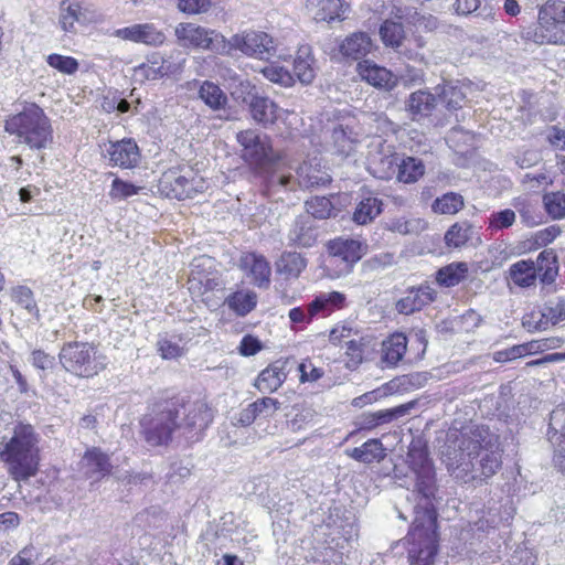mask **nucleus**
I'll return each mask as SVG.
<instances>
[{"label": "nucleus", "instance_id": "dca6fc26", "mask_svg": "<svg viewBox=\"0 0 565 565\" xmlns=\"http://www.w3.org/2000/svg\"><path fill=\"white\" fill-rule=\"evenodd\" d=\"M483 441L484 439L481 440L473 437L462 438V446H466V449H477L481 476L484 477L483 482H486L501 467V457L497 450H492L488 447L491 444L490 440L487 441L486 445L482 444Z\"/></svg>", "mask_w": 565, "mask_h": 565}, {"label": "nucleus", "instance_id": "c756f323", "mask_svg": "<svg viewBox=\"0 0 565 565\" xmlns=\"http://www.w3.org/2000/svg\"><path fill=\"white\" fill-rule=\"evenodd\" d=\"M345 455L359 462L372 463L382 461L385 456L383 444L377 438L366 440L362 446L347 449Z\"/></svg>", "mask_w": 565, "mask_h": 565}, {"label": "nucleus", "instance_id": "a211bd4d", "mask_svg": "<svg viewBox=\"0 0 565 565\" xmlns=\"http://www.w3.org/2000/svg\"><path fill=\"white\" fill-rule=\"evenodd\" d=\"M296 363L295 360H277L258 375L255 386L262 393H271L278 390L286 381L287 375Z\"/></svg>", "mask_w": 565, "mask_h": 565}, {"label": "nucleus", "instance_id": "c9c22d12", "mask_svg": "<svg viewBox=\"0 0 565 565\" xmlns=\"http://www.w3.org/2000/svg\"><path fill=\"white\" fill-rule=\"evenodd\" d=\"M382 200L374 196L365 198L356 205L352 220L359 225L369 224L382 213Z\"/></svg>", "mask_w": 565, "mask_h": 565}, {"label": "nucleus", "instance_id": "6e6d98bb", "mask_svg": "<svg viewBox=\"0 0 565 565\" xmlns=\"http://www.w3.org/2000/svg\"><path fill=\"white\" fill-rule=\"evenodd\" d=\"M416 405L415 401L408 402L406 404H402L399 406L390 408V409H383L375 412V418L379 423V425L387 424L393 422L394 419H397L399 417L405 416L409 413L411 409H413Z\"/></svg>", "mask_w": 565, "mask_h": 565}, {"label": "nucleus", "instance_id": "9d476101", "mask_svg": "<svg viewBox=\"0 0 565 565\" xmlns=\"http://www.w3.org/2000/svg\"><path fill=\"white\" fill-rule=\"evenodd\" d=\"M345 295L339 291L320 294L306 308H292L288 316L295 324L309 323L319 313L326 317L335 310L342 309L345 307Z\"/></svg>", "mask_w": 565, "mask_h": 565}, {"label": "nucleus", "instance_id": "2eb2a0df", "mask_svg": "<svg viewBox=\"0 0 565 565\" xmlns=\"http://www.w3.org/2000/svg\"><path fill=\"white\" fill-rule=\"evenodd\" d=\"M405 110L413 121H420L434 113L438 106L436 92L428 89H417L412 92L405 99Z\"/></svg>", "mask_w": 565, "mask_h": 565}, {"label": "nucleus", "instance_id": "39448f33", "mask_svg": "<svg viewBox=\"0 0 565 565\" xmlns=\"http://www.w3.org/2000/svg\"><path fill=\"white\" fill-rule=\"evenodd\" d=\"M96 353L95 347L90 343L74 341L62 347L58 359L67 372L79 377H93L105 367Z\"/></svg>", "mask_w": 565, "mask_h": 565}, {"label": "nucleus", "instance_id": "69168bd1", "mask_svg": "<svg viewBox=\"0 0 565 565\" xmlns=\"http://www.w3.org/2000/svg\"><path fill=\"white\" fill-rule=\"evenodd\" d=\"M211 0H178L180 11L188 14H199L209 11Z\"/></svg>", "mask_w": 565, "mask_h": 565}, {"label": "nucleus", "instance_id": "6e6552de", "mask_svg": "<svg viewBox=\"0 0 565 565\" xmlns=\"http://www.w3.org/2000/svg\"><path fill=\"white\" fill-rule=\"evenodd\" d=\"M225 43L228 47L227 55H231L233 51H239L249 57L268 60L276 53L273 38L262 31H243L228 40L225 38Z\"/></svg>", "mask_w": 565, "mask_h": 565}, {"label": "nucleus", "instance_id": "412c9836", "mask_svg": "<svg viewBox=\"0 0 565 565\" xmlns=\"http://www.w3.org/2000/svg\"><path fill=\"white\" fill-rule=\"evenodd\" d=\"M456 477L461 478L463 482L468 481H484V477L481 476L479 466L478 451L466 449L462 443L459 446V455L456 457Z\"/></svg>", "mask_w": 565, "mask_h": 565}, {"label": "nucleus", "instance_id": "473e14b6", "mask_svg": "<svg viewBox=\"0 0 565 565\" xmlns=\"http://www.w3.org/2000/svg\"><path fill=\"white\" fill-rule=\"evenodd\" d=\"M407 350V337L396 332L383 341L382 360L391 366L397 365Z\"/></svg>", "mask_w": 565, "mask_h": 565}, {"label": "nucleus", "instance_id": "c85d7f7f", "mask_svg": "<svg viewBox=\"0 0 565 565\" xmlns=\"http://www.w3.org/2000/svg\"><path fill=\"white\" fill-rule=\"evenodd\" d=\"M360 74L369 84L385 90L393 89L397 84V77L390 70L376 64H360Z\"/></svg>", "mask_w": 565, "mask_h": 565}, {"label": "nucleus", "instance_id": "7c9ffc66", "mask_svg": "<svg viewBox=\"0 0 565 565\" xmlns=\"http://www.w3.org/2000/svg\"><path fill=\"white\" fill-rule=\"evenodd\" d=\"M199 98L213 111L227 110V95L211 81H203L199 88Z\"/></svg>", "mask_w": 565, "mask_h": 565}, {"label": "nucleus", "instance_id": "13d9d810", "mask_svg": "<svg viewBox=\"0 0 565 565\" xmlns=\"http://www.w3.org/2000/svg\"><path fill=\"white\" fill-rule=\"evenodd\" d=\"M271 269L266 258L260 255L257 264L250 274L253 282L259 288H266L270 284Z\"/></svg>", "mask_w": 565, "mask_h": 565}, {"label": "nucleus", "instance_id": "49530a36", "mask_svg": "<svg viewBox=\"0 0 565 565\" xmlns=\"http://www.w3.org/2000/svg\"><path fill=\"white\" fill-rule=\"evenodd\" d=\"M547 438L552 445L565 443V404L551 413Z\"/></svg>", "mask_w": 565, "mask_h": 565}, {"label": "nucleus", "instance_id": "f704fd0d", "mask_svg": "<svg viewBox=\"0 0 565 565\" xmlns=\"http://www.w3.org/2000/svg\"><path fill=\"white\" fill-rule=\"evenodd\" d=\"M312 61L310 46H301L294 62V74L302 84H311L316 77Z\"/></svg>", "mask_w": 565, "mask_h": 565}, {"label": "nucleus", "instance_id": "2f4dec72", "mask_svg": "<svg viewBox=\"0 0 565 565\" xmlns=\"http://www.w3.org/2000/svg\"><path fill=\"white\" fill-rule=\"evenodd\" d=\"M536 277L544 285H551L555 281L558 274V260L554 249H544L537 256L536 264Z\"/></svg>", "mask_w": 565, "mask_h": 565}, {"label": "nucleus", "instance_id": "bf43d9fd", "mask_svg": "<svg viewBox=\"0 0 565 565\" xmlns=\"http://www.w3.org/2000/svg\"><path fill=\"white\" fill-rule=\"evenodd\" d=\"M141 189V186H137L132 183L116 178L111 183L109 196L111 199L125 200L129 196L138 194Z\"/></svg>", "mask_w": 565, "mask_h": 565}, {"label": "nucleus", "instance_id": "4c0bfd02", "mask_svg": "<svg viewBox=\"0 0 565 565\" xmlns=\"http://www.w3.org/2000/svg\"><path fill=\"white\" fill-rule=\"evenodd\" d=\"M509 273L512 281L520 287L525 288L535 284V263L530 259L519 260L511 265Z\"/></svg>", "mask_w": 565, "mask_h": 565}, {"label": "nucleus", "instance_id": "aec40b11", "mask_svg": "<svg viewBox=\"0 0 565 565\" xmlns=\"http://www.w3.org/2000/svg\"><path fill=\"white\" fill-rule=\"evenodd\" d=\"M107 154L113 166L124 169L137 166L140 159L139 148L134 139H122L110 142Z\"/></svg>", "mask_w": 565, "mask_h": 565}, {"label": "nucleus", "instance_id": "774afa93", "mask_svg": "<svg viewBox=\"0 0 565 565\" xmlns=\"http://www.w3.org/2000/svg\"><path fill=\"white\" fill-rule=\"evenodd\" d=\"M526 355V348L521 344L513 345L509 349L497 351L493 353V360L495 362H508Z\"/></svg>", "mask_w": 565, "mask_h": 565}, {"label": "nucleus", "instance_id": "423d86ee", "mask_svg": "<svg viewBox=\"0 0 565 565\" xmlns=\"http://www.w3.org/2000/svg\"><path fill=\"white\" fill-rule=\"evenodd\" d=\"M236 139L242 146V159L249 164L268 169L281 160V154L274 151L269 138L255 129L239 131Z\"/></svg>", "mask_w": 565, "mask_h": 565}, {"label": "nucleus", "instance_id": "4d7b16f0", "mask_svg": "<svg viewBox=\"0 0 565 565\" xmlns=\"http://www.w3.org/2000/svg\"><path fill=\"white\" fill-rule=\"evenodd\" d=\"M47 64L64 74H74L78 70V62L72 56L51 54L46 58Z\"/></svg>", "mask_w": 565, "mask_h": 565}, {"label": "nucleus", "instance_id": "338daca9", "mask_svg": "<svg viewBox=\"0 0 565 565\" xmlns=\"http://www.w3.org/2000/svg\"><path fill=\"white\" fill-rule=\"evenodd\" d=\"M157 347L158 351L160 352L163 359H174L182 354L181 347L178 343L172 342L171 340H168L166 338L159 339L157 342Z\"/></svg>", "mask_w": 565, "mask_h": 565}, {"label": "nucleus", "instance_id": "1a4fd4ad", "mask_svg": "<svg viewBox=\"0 0 565 565\" xmlns=\"http://www.w3.org/2000/svg\"><path fill=\"white\" fill-rule=\"evenodd\" d=\"M175 36L183 45L209 50L216 54H228L225 36L220 32L193 23H180L175 28Z\"/></svg>", "mask_w": 565, "mask_h": 565}, {"label": "nucleus", "instance_id": "393cba45", "mask_svg": "<svg viewBox=\"0 0 565 565\" xmlns=\"http://www.w3.org/2000/svg\"><path fill=\"white\" fill-rule=\"evenodd\" d=\"M379 34L385 46L396 50L401 54H405L408 58H414L417 53L406 52L403 49L405 40V30L402 22L394 20H385L380 26Z\"/></svg>", "mask_w": 565, "mask_h": 565}, {"label": "nucleus", "instance_id": "20e7f679", "mask_svg": "<svg viewBox=\"0 0 565 565\" xmlns=\"http://www.w3.org/2000/svg\"><path fill=\"white\" fill-rule=\"evenodd\" d=\"M4 129L10 135H15L19 142L28 145L33 150L45 149L53 141L51 121L35 104H30L19 114L9 117Z\"/></svg>", "mask_w": 565, "mask_h": 565}, {"label": "nucleus", "instance_id": "680f3d73", "mask_svg": "<svg viewBox=\"0 0 565 565\" xmlns=\"http://www.w3.org/2000/svg\"><path fill=\"white\" fill-rule=\"evenodd\" d=\"M513 206L519 212L522 222L526 226H534L541 222V217L535 213V209L533 204H531L526 200H518L514 202Z\"/></svg>", "mask_w": 565, "mask_h": 565}, {"label": "nucleus", "instance_id": "6ab92c4d", "mask_svg": "<svg viewBox=\"0 0 565 565\" xmlns=\"http://www.w3.org/2000/svg\"><path fill=\"white\" fill-rule=\"evenodd\" d=\"M437 292L428 285L412 287L396 302V310L402 315H412L435 301Z\"/></svg>", "mask_w": 565, "mask_h": 565}, {"label": "nucleus", "instance_id": "f8f14e48", "mask_svg": "<svg viewBox=\"0 0 565 565\" xmlns=\"http://www.w3.org/2000/svg\"><path fill=\"white\" fill-rule=\"evenodd\" d=\"M159 190L170 199L179 201L191 199L198 192L194 185V178L190 175L180 174L175 170H169L163 173L159 182Z\"/></svg>", "mask_w": 565, "mask_h": 565}, {"label": "nucleus", "instance_id": "b1692460", "mask_svg": "<svg viewBox=\"0 0 565 565\" xmlns=\"http://www.w3.org/2000/svg\"><path fill=\"white\" fill-rule=\"evenodd\" d=\"M540 20L544 21L553 32H557V38L565 44V2L547 1L541 7Z\"/></svg>", "mask_w": 565, "mask_h": 565}, {"label": "nucleus", "instance_id": "052dcab7", "mask_svg": "<svg viewBox=\"0 0 565 565\" xmlns=\"http://www.w3.org/2000/svg\"><path fill=\"white\" fill-rule=\"evenodd\" d=\"M280 402L271 397L258 398L252 403L257 418L271 417L280 408Z\"/></svg>", "mask_w": 565, "mask_h": 565}, {"label": "nucleus", "instance_id": "4be33fe9", "mask_svg": "<svg viewBox=\"0 0 565 565\" xmlns=\"http://www.w3.org/2000/svg\"><path fill=\"white\" fill-rule=\"evenodd\" d=\"M307 10L318 22L343 20L348 6L343 0H307Z\"/></svg>", "mask_w": 565, "mask_h": 565}, {"label": "nucleus", "instance_id": "9b49d317", "mask_svg": "<svg viewBox=\"0 0 565 565\" xmlns=\"http://www.w3.org/2000/svg\"><path fill=\"white\" fill-rule=\"evenodd\" d=\"M319 236L320 231L312 216L299 214L290 225L287 241L289 246L310 248L317 244Z\"/></svg>", "mask_w": 565, "mask_h": 565}, {"label": "nucleus", "instance_id": "3c124183", "mask_svg": "<svg viewBox=\"0 0 565 565\" xmlns=\"http://www.w3.org/2000/svg\"><path fill=\"white\" fill-rule=\"evenodd\" d=\"M463 207V199L460 194L448 192L433 203V210L441 214H455Z\"/></svg>", "mask_w": 565, "mask_h": 565}, {"label": "nucleus", "instance_id": "ddd939ff", "mask_svg": "<svg viewBox=\"0 0 565 565\" xmlns=\"http://www.w3.org/2000/svg\"><path fill=\"white\" fill-rule=\"evenodd\" d=\"M367 250V244L352 238H337L328 243V252L333 259L345 263V269L351 270Z\"/></svg>", "mask_w": 565, "mask_h": 565}, {"label": "nucleus", "instance_id": "a19ab883", "mask_svg": "<svg viewBox=\"0 0 565 565\" xmlns=\"http://www.w3.org/2000/svg\"><path fill=\"white\" fill-rule=\"evenodd\" d=\"M332 141L335 152L342 157H348L354 151L356 138L351 128L339 125L332 131Z\"/></svg>", "mask_w": 565, "mask_h": 565}, {"label": "nucleus", "instance_id": "ea45409f", "mask_svg": "<svg viewBox=\"0 0 565 565\" xmlns=\"http://www.w3.org/2000/svg\"><path fill=\"white\" fill-rule=\"evenodd\" d=\"M306 213L312 220H327L337 216V210L331 200L326 196H313L305 202Z\"/></svg>", "mask_w": 565, "mask_h": 565}, {"label": "nucleus", "instance_id": "864d4df0", "mask_svg": "<svg viewBox=\"0 0 565 565\" xmlns=\"http://www.w3.org/2000/svg\"><path fill=\"white\" fill-rule=\"evenodd\" d=\"M472 228L467 223H456L446 232L445 241L448 246L460 247L465 245L470 236Z\"/></svg>", "mask_w": 565, "mask_h": 565}, {"label": "nucleus", "instance_id": "e433bc0d", "mask_svg": "<svg viewBox=\"0 0 565 565\" xmlns=\"http://www.w3.org/2000/svg\"><path fill=\"white\" fill-rule=\"evenodd\" d=\"M225 303L238 316L248 315L257 305V295L253 290H238L228 295Z\"/></svg>", "mask_w": 565, "mask_h": 565}, {"label": "nucleus", "instance_id": "4468645a", "mask_svg": "<svg viewBox=\"0 0 565 565\" xmlns=\"http://www.w3.org/2000/svg\"><path fill=\"white\" fill-rule=\"evenodd\" d=\"M114 36L134 43H141L150 46L161 45L166 41V35L152 23L132 24L130 26L117 29Z\"/></svg>", "mask_w": 565, "mask_h": 565}, {"label": "nucleus", "instance_id": "72a5a7b5", "mask_svg": "<svg viewBox=\"0 0 565 565\" xmlns=\"http://www.w3.org/2000/svg\"><path fill=\"white\" fill-rule=\"evenodd\" d=\"M307 267V259L297 252H284L276 262L277 273L286 278H297Z\"/></svg>", "mask_w": 565, "mask_h": 565}, {"label": "nucleus", "instance_id": "0e129e2a", "mask_svg": "<svg viewBox=\"0 0 565 565\" xmlns=\"http://www.w3.org/2000/svg\"><path fill=\"white\" fill-rule=\"evenodd\" d=\"M515 221V212L505 209L498 212H493L489 218L490 227L495 230H503L510 227Z\"/></svg>", "mask_w": 565, "mask_h": 565}, {"label": "nucleus", "instance_id": "79ce46f5", "mask_svg": "<svg viewBox=\"0 0 565 565\" xmlns=\"http://www.w3.org/2000/svg\"><path fill=\"white\" fill-rule=\"evenodd\" d=\"M522 36L526 41H532L536 44L552 43V44H564L561 38H557V32H553L544 21L537 19V24L527 28Z\"/></svg>", "mask_w": 565, "mask_h": 565}, {"label": "nucleus", "instance_id": "a878e982", "mask_svg": "<svg viewBox=\"0 0 565 565\" xmlns=\"http://www.w3.org/2000/svg\"><path fill=\"white\" fill-rule=\"evenodd\" d=\"M83 465L86 477L95 480H100L110 475L113 469L108 455L98 448H93L85 452Z\"/></svg>", "mask_w": 565, "mask_h": 565}, {"label": "nucleus", "instance_id": "f257e3e1", "mask_svg": "<svg viewBox=\"0 0 565 565\" xmlns=\"http://www.w3.org/2000/svg\"><path fill=\"white\" fill-rule=\"evenodd\" d=\"M407 463L414 476L412 497L414 521L405 537L409 565H433L439 551L437 533L436 472L428 449L420 440L413 441L407 452Z\"/></svg>", "mask_w": 565, "mask_h": 565}, {"label": "nucleus", "instance_id": "0eeeda50", "mask_svg": "<svg viewBox=\"0 0 565 565\" xmlns=\"http://www.w3.org/2000/svg\"><path fill=\"white\" fill-rule=\"evenodd\" d=\"M178 418L179 437L186 443H198L213 420V412L203 401L185 402L183 398Z\"/></svg>", "mask_w": 565, "mask_h": 565}, {"label": "nucleus", "instance_id": "bb28decb", "mask_svg": "<svg viewBox=\"0 0 565 565\" xmlns=\"http://www.w3.org/2000/svg\"><path fill=\"white\" fill-rule=\"evenodd\" d=\"M207 263H211V259L207 257H200L195 259L192 264L193 268L190 274L189 282L191 284V288L199 285L201 294L212 291L221 286L217 273H204L203 270H200V268H204Z\"/></svg>", "mask_w": 565, "mask_h": 565}, {"label": "nucleus", "instance_id": "8fccbe9b", "mask_svg": "<svg viewBox=\"0 0 565 565\" xmlns=\"http://www.w3.org/2000/svg\"><path fill=\"white\" fill-rule=\"evenodd\" d=\"M233 84L231 85V96L238 103L248 105L254 97L258 94L257 88L253 85L248 79H243L239 77L233 78Z\"/></svg>", "mask_w": 565, "mask_h": 565}, {"label": "nucleus", "instance_id": "a18cd8bd", "mask_svg": "<svg viewBox=\"0 0 565 565\" xmlns=\"http://www.w3.org/2000/svg\"><path fill=\"white\" fill-rule=\"evenodd\" d=\"M467 273L468 267L466 263H452L440 268L437 271L436 279L441 286L454 287L466 277Z\"/></svg>", "mask_w": 565, "mask_h": 565}, {"label": "nucleus", "instance_id": "5fc2aeb1", "mask_svg": "<svg viewBox=\"0 0 565 565\" xmlns=\"http://www.w3.org/2000/svg\"><path fill=\"white\" fill-rule=\"evenodd\" d=\"M265 78L273 83L280 84L281 86L289 87L294 84V75L286 68L279 65L270 64L262 70Z\"/></svg>", "mask_w": 565, "mask_h": 565}, {"label": "nucleus", "instance_id": "603ef678", "mask_svg": "<svg viewBox=\"0 0 565 565\" xmlns=\"http://www.w3.org/2000/svg\"><path fill=\"white\" fill-rule=\"evenodd\" d=\"M13 300L24 308L36 320H40V311L33 297L32 290L26 286H18L12 289Z\"/></svg>", "mask_w": 565, "mask_h": 565}, {"label": "nucleus", "instance_id": "c03bdc74", "mask_svg": "<svg viewBox=\"0 0 565 565\" xmlns=\"http://www.w3.org/2000/svg\"><path fill=\"white\" fill-rule=\"evenodd\" d=\"M398 180L404 183H414L425 174V164L423 160L414 157H407L398 163Z\"/></svg>", "mask_w": 565, "mask_h": 565}, {"label": "nucleus", "instance_id": "f3484780", "mask_svg": "<svg viewBox=\"0 0 565 565\" xmlns=\"http://www.w3.org/2000/svg\"><path fill=\"white\" fill-rule=\"evenodd\" d=\"M468 86L460 82L444 81L434 87L438 105L440 104L449 114H454L467 104Z\"/></svg>", "mask_w": 565, "mask_h": 565}, {"label": "nucleus", "instance_id": "f03ea898", "mask_svg": "<svg viewBox=\"0 0 565 565\" xmlns=\"http://www.w3.org/2000/svg\"><path fill=\"white\" fill-rule=\"evenodd\" d=\"M40 436L30 424L19 423L13 435L0 451V460L15 480H26L34 476L39 466Z\"/></svg>", "mask_w": 565, "mask_h": 565}, {"label": "nucleus", "instance_id": "5701e85b", "mask_svg": "<svg viewBox=\"0 0 565 565\" xmlns=\"http://www.w3.org/2000/svg\"><path fill=\"white\" fill-rule=\"evenodd\" d=\"M247 106L252 119L264 128L273 126L279 117L280 108L267 96L257 95Z\"/></svg>", "mask_w": 565, "mask_h": 565}, {"label": "nucleus", "instance_id": "09e8293b", "mask_svg": "<svg viewBox=\"0 0 565 565\" xmlns=\"http://www.w3.org/2000/svg\"><path fill=\"white\" fill-rule=\"evenodd\" d=\"M543 204L547 215L553 220L565 218V193L547 192L543 195Z\"/></svg>", "mask_w": 565, "mask_h": 565}, {"label": "nucleus", "instance_id": "cd10ccee", "mask_svg": "<svg viewBox=\"0 0 565 565\" xmlns=\"http://www.w3.org/2000/svg\"><path fill=\"white\" fill-rule=\"evenodd\" d=\"M339 49L343 56L359 60L371 52L372 40L365 32H354L342 41Z\"/></svg>", "mask_w": 565, "mask_h": 565}, {"label": "nucleus", "instance_id": "de8ad7c7", "mask_svg": "<svg viewBox=\"0 0 565 565\" xmlns=\"http://www.w3.org/2000/svg\"><path fill=\"white\" fill-rule=\"evenodd\" d=\"M370 160L371 164L374 167L375 173H377L381 179H387L393 175L395 169L398 167V158L393 153H373Z\"/></svg>", "mask_w": 565, "mask_h": 565}, {"label": "nucleus", "instance_id": "7ed1b4c3", "mask_svg": "<svg viewBox=\"0 0 565 565\" xmlns=\"http://www.w3.org/2000/svg\"><path fill=\"white\" fill-rule=\"evenodd\" d=\"M182 401L178 397L156 402L140 419L141 435L153 447L168 446L179 436L178 418Z\"/></svg>", "mask_w": 565, "mask_h": 565}, {"label": "nucleus", "instance_id": "58836bf2", "mask_svg": "<svg viewBox=\"0 0 565 565\" xmlns=\"http://www.w3.org/2000/svg\"><path fill=\"white\" fill-rule=\"evenodd\" d=\"M60 10V24L65 32L73 31L75 22H84L86 20L85 12L78 2L62 0Z\"/></svg>", "mask_w": 565, "mask_h": 565}, {"label": "nucleus", "instance_id": "37998d69", "mask_svg": "<svg viewBox=\"0 0 565 565\" xmlns=\"http://www.w3.org/2000/svg\"><path fill=\"white\" fill-rule=\"evenodd\" d=\"M297 174L299 188L303 189L324 186L331 182V177L328 173H321L307 164L299 167Z\"/></svg>", "mask_w": 565, "mask_h": 565}, {"label": "nucleus", "instance_id": "e2e57ef3", "mask_svg": "<svg viewBox=\"0 0 565 565\" xmlns=\"http://www.w3.org/2000/svg\"><path fill=\"white\" fill-rule=\"evenodd\" d=\"M298 186H299L298 178H295L291 174L273 173L267 179L268 190H274L276 188H282L288 191H296Z\"/></svg>", "mask_w": 565, "mask_h": 565}]
</instances>
